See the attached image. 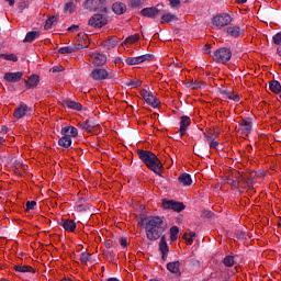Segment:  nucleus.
<instances>
[{
  "label": "nucleus",
  "mask_w": 281,
  "mask_h": 281,
  "mask_svg": "<svg viewBox=\"0 0 281 281\" xmlns=\"http://www.w3.org/2000/svg\"><path fill=\"white\" fill-rule=\"evenodd\" d=\"M143 223L145 224L147 239L151 243L159 240L166 229H168V223L161 216H148L143 220Z\"/></svg>",
  "instance_id": "1"
},
{
  "label": "nucleus",
  "mask_w": 281,
  "mask_h": 281,
  "mask_svg": "<svg viewBox=\"0 0 281 281\" xmlns=\"http://www.w3.org/2000/svg\"><path fill=\"white\" fill-rule=\"evenodd\" d=\"M136 153L140 161H143L149 170H164V164H161V160H159L155 153L144 149H137Z\"/></svg>",
  "instance_id": "2"
},
{
  "label": "nucleus",
  "mask_w": 281,
  "mask_h": 281,
  "mask_svg": "<svg viewBox=\"0 0 281 281\" xmlns=\"http://www.w3.org/2000/svg\"><path fill=\"white\" fill-rule=\"evenodd\" d=\"M109 19L106 18V7H101V13L93 14L88 25H91V27H94V30H101V27H104V25H108Z\"/></svg>",
  "instance_id": "3"
},
{
  "label": "nucleus",
  "mask_w": 281,
  "mask_h": 281,
  "mask_svg": "<svg viewBox=\"0 0 281 281\" xmlns=\"http://www.w3.org/2000/svg\"><path fill=\"white\" fill-rule=\"evenodd\" d=\"M213 60L218 65H227L232 60V49L228 47H220L213 53Z\"/></svg>",
  "instance_id": "4"
},
{
  "label": "nucleus",
  "mask_w": 281,
  "mask_h": 281,
  "mask_svg": "<svg viewBox=\"0 0 281 281\" xmlns=\"http://www.w3.org/2000/svg\"><path fill=\"white\" fill-rule=\"evenodd\" d=\"M234 179H237V181L239 182V188H243V186H246L248 190H251V188H254V178H251L249 173H240L239 171H237L234 175Z\"/></svg>",
  "instance_id": "5"
},
{
  "label": "nucleus",
  "mask_w": 281,
  "mask_h": 281,
  "mask_svg": "<svg viewBox=\"0 0 281 281\" xmlns=\"http://www.w3.org/2000/svg\"><path fill=\"white\" fill-rule=\"evenodd\" d=\"M232 21L233 19L232 15H229V13H221L213 18L212 23L216 27H225L227 25H231Z\"/></svg>",
  "instance_id": "6"
},
{
  "label": "nucleus",
  "mask_w": 281,
  "mask_h": 281,
  "mask_svg": "<svg viewBox=\"0 0 281 281\" xmlns=\"http://www.w3.org/2000/svg\"><path fill=\"white\" fill-rule=\"evenodd\" d=\"M162 207L164 210H173V212H183V210H186V204L175 200H164Z\"/></svg>",
  "instance_id": "7"
},
{
  "label": "nucleus",
  "mask_w": 281,
  "mask_h": 281,
  "mask_svg": "<svg viewBox=\"0 0 281 281\" xmlns=\"http://www.w3.org/2000/svg\"><path fill=\"white\" fill-rule=\"evenodd\" d=\"M254 128V122L251 117H245L239 123V131L241 135L249 137L251 135V130Z\"/></svg>",
  "instance_id": "8"
},
{
  "label": "nucleus",
  "mask_w": 281,
  "mask_h": 281,
  "mask_svg": "<svg viewBox=\"0 0 281 281\" xmlns=\"http://www.w3.org/2000/svg\"><path fill=\"white\" fill-rule=\"evenodd\" d=\"M90 77L92 78V80H95L98 82H102V80L109 79V71L106 69H103V68H94L91 71Z\"/></svg>",
  "instance_id": "9"
},
{
  "label": "nucleus",
  "mask_w": 281,
  "mask_h": 281,
  "mask_svg": "<svg viewBox=\"0 0 281 281\" xmlns=\"http://www.w3.org/2000/svg\"><path fill=\"white\" fill-rule=\"evenodd\" d=\"M225 32L231 38H240V36H245V30L240 29L238 25L228 26L225 29Z\"/></svg>",
  "instance_id": "10"
},
{
  "label": "nucleus",
  "mask_w": 281,
  "mask_h": 281,
  "mask_svg": "<svg viewBox=\"0 0 281 281\" xmlns=\"http://www.w3.org/2000/svg\"><path fill=\"white\" fill-rule=\"evenodd\" d=\"M159 9L157 7H149V8H144L140 11L142 16H145L146 19H157L159 16Z\"/></svg>",
  "instance_id": "11"
},
{
  "label": "nucleus",
  "mask_w": 281,
  "mask_h": 281,
  "mask_svg": "<svg viewBox=\"0 0 281 281\" xmlns=\"http://www.w3.org/2000/svg\"><path fill=\"white\" fill-rule=\"evenodd\" d=\"M27 111H32V108L27 106V104L25 103H20V105L15 109L13 115L14 117H16V120H21L22 117H25Z\"/></svg>",
  "instance_id": "12"
},
{
  "label": "nucleus",
  "mask_w": 281,
  "mask_h": 281,
  "mask_svg": "<svg viewBox=\"0 0 281 281\" xmlns=\"http://www.w3.org/2000/svg\"><path fill=\"white\" fill-rule=\"evenodd\" d=\"M192 124V120L188 115L181 116L180 121V128H179V134L181 136L186 135V132L188 131V127Z\"/></svg>",
  "instance_id": "13"
},
{
  "label": "nucleus",
  "mask_w": 281,
  "mask_h": 281,
  "mask_svg": "<svg viewBox=\"0 0 281 281\" xmlns=\"http://www.w3.org/2000/svg\"><path fill=\"white\" fill-rule=\"evenodd\" d=\"M4 80L5 82H19L21 80V78H23V72L22 71H18V72H7L4 74Z\"/></svg>",
  "instance_id": "14"
},
{
  "label": "nucleus",
  "mask_w": 281,
  "mask_h": 281,
  "mask_svg": "<svg viewBox=\"0 0 281 281\" xmlns=\"http://www.w3.org/2000/svg\"><path fill=\"white\" fill-rule=\"evenodd\" d=\"M61 104L65 109H71L72 111H82V104L80 102L64 100Z\"/></svg>",
  "instance_id": "15"
},
{
  "label": "nucleus",
  "mask_w": 281,
  "mask_h": 281,
  "mask_svg": "<svg viewBox=\"0 0 281 281\" xmlns=\"http://www.w3.org/2000/svg\"><path fill=\"white\" fill-rule=\"evenodd\" d=\"M38 82H41V77L38 75H32L25 81L26 89H34V87H38Z\"/></svg>",
  "instance_id": "16"
},
{
  "label": "nucleus",
  "mask_w": 281,
  "mask_h": 281,
  "mask_svg": "<svg viewBox=\"0 0 281 281\" xmlns=\"http://www.w3.org/2000/svg\"><path fill=\"white\" fill-rule=\"evenodd\" d=\"M95 126H98V124L95 123V121H93V120H86V121L80 125V128H82V131H87V133H92V131L95 130Z\"/></svg>",
  "instance_id": "17"
},
{
  "label": "nucleus",
  "mask_w": 281,
  "mask_h": 281,
  "mask_svg": "<svg viewBox=\"0 0 281 281\" xmlns=\"http://www.w3.org/2000/svg\"><path fill=\"white\" fill-rule=\"evenodd\" d=\"M104 49H113V47L117 46V37L111 36L102 42Z\"/></svg>",
  "instance_id": "18"
},
{
  "label": "nucleus",
  "mask_w": 281,
  "mask_h": 281,
  "mask_svg": "<svg viewBox=\"0 0 281 281\" xmlns=\"http://www.w3.org/2000/svg\"><path fill=\"white\" fill-rule=\"evenodd\" d=\"M181 262L180 261H171L167 263V269L170 271V273H179L181 276Z\"/></svg>",
  "instance_id": "19"
},
{
  "label": "nucleus",
  "mask_w": 281,
  "mask_h": 281,
  "mask_svg": "<svg viewBox=\"0 0 281 281\" xmlns=\"http://www.w3.org/2000/svg\"><path fill=\"white\" fill-rule=\"evenodd\" d=\"M71 144H72V140L70 136H61L58 139V146L64 148V150H67V148H71Z\"/></svg>",
  "instance_id": "20"
},
{
  "label": "nucleus",
  "mask_w": 281,
  "mask_h": 281,
  "mask_svg": "<svg viewBox=\"0 0 281 281\" xmlns=\"http://www.w3.org/2000/svg\"><path fill=\"white\" fill-rule=\"evenodd\" d=\"M105 2L106 0H86V5L88 10H93V8L94 10H98V8Z\"/></svg>",
  "instance_id": "21"
},
{
  "label": "nucleus",
  "mask_w": 281,
  "mask_h": 281,
  "mask_svg": "<svg viewBox=\"0 0 281 281\" xmlns=\"http://www.w3.org/2000/svg\"><path fill=\"white\" fill-rule=\"evenodd\" d=\"M13 269L14 271H18V273H36V270H34V268L31 266L15 265Z\"/></svg>",
  "instance_id": "22"
},
{
  "label": "nucleus",
  "mask_w": 281,
  "mask_h": 281,
  "mask_svg": "<svg viewBox=\"0 0 281 281\" xmlns=\"http://www.w3.org/2000/svg\"><path fill=\"white\" fill-rule=\"evenodd\" d=\"M114 14H124L126 12V4L124 2H115L112 5Z\"/></svg>",
  "instance_id": "23"
},
{
  "label": "nucleus",
  "mask_w": 281,
  "mask_h": 281,
  "mask_svg": "<svg viewBox=\"0 0 281 281\" xmlns=\"http://www.w3.org/2000/svg\"><path fill=\"white\" fill-rule=\"evenodd\" d=\"M93 65L95 67H102V65H106V55L98 53L94 56Z\"/></svg>",
  "instance_id": "24"
},
{
  "label": "nucleus",
  "mask_w": 281,
  "mask_h": 281,
  "mask_svg": "<svg viewBox=\"0 0 281 281\" xmlns=\"http://www.w3.org/2000/svg\"><path fill=\"white\" fill-rule=\"evenodd\" d=\"M38 36H41V33L38 31L27 32L23 43H34V41H36Z\"/></svg>",
  "instance_id": "25"
},
{
  "label": "nucleus",
  "mask_w": 281,
  "mask_h": 281,
  "mask_svg": "<svg viewBox=\"0 0 281 281\" xmlns=\"http://www.w3.org/2000/svg\"><path fill=\"white\" fill-rule=\"evenodd\" d=\"M61 227H64L66 232H76L77 225L74 220H65L61 224Z\"/></svg>",
  "instance_id": "26"
},
{
  "label": "nucleus",
  "mask_w": 281,
  "mask_h": 281,
  "mask_svg": "<svg viewBox=\"0 0 281 281\" xmlns=\"http://www.w3.org/2000/svg\"><path fill=\"white\" fill-rule=\"evenodd\" d=\"M159 251L160 254H168L170 251V247L168 246V241L166 240V235L160 237Z\"/></svg>",
  "instance_id": "27"
},
{
  "label": "nucleus",
  "mask_w": 281,
  "mask_h": 281,
  "mask_svg": "<svg viewBox=\"0 0 281 281\" xmlns=\"http://www.w3.org/2000/svg\"><path fill=\"white\" fill-rule=\"evenodd\" d=\"M178 181L182 186H192V177L189 173L180 175Z\"/></svg>",
  "instance_id": "28"
},
{
  "label": "nucleus",
  "mask_w": 281,
  "mask_h": 281,
  "mask_svg": "<svg viewBox=\"0 0 281 281\" xmlns=\"http://www.w3.org/2000/svg\"><path fill=\"white\" fill-rule=\"evenodd\" d=\"M140 95L143 100H145L146 104H150L153 102V99L155 98V94L146 89L140 90Z\"/></svg>",
  "instance_id": "29"
},
{
  "label": "nucleus",
  "mask_w": 281,
  "mask_h": 281,
  "mask_svg": "<svg viewBox=\"0 0 281 281\" xmlns=\"http://www.w3.org/2000/svg\"><path fill=\"white\" fill-rule=\"evenodd\" d=\"M56 23H58V15H52L46 20L44 30H52V26L56 25Z\"/></svg>",
  "instance_id": "30"
},
{
  "label": "nucleus",
  "mask_w": 281,
  "mask_h": 281,
  "mask_svg": "<svg viewBox=\"0 0 281 281\" xmlns=\"http://www.w3.org/2000/svg\"><path fill=\"white\" fill-rule=\"evenodd\" d=\"M269 89L272 91V93H280L281 91V85L278 80H272L269 82Z\"/></svg>",
  "instance_id": "31"
},
{
  "label": "nucleus",
  "mask_w": 281,
  "mask_h": 281,
  "mask_svg": "<svg viewBox=\"0 0 281 281\" xmlns=\"http://www.w3.org/2000/svg\"><path fill=\"white\" fill-rule=\"evenodd\" d=\"M179 19L177 18V15L172 14V13H167L161 15V23H172V21H178Z\"/></svg>",
  "instance_id": "32"
},
{
  "label": "nucleus",
  "mask_w": 281,
  "mask_h": 281,
  "mask_svg": "<svg viewBox=\"0 0 281 281\" xmlns=\"http://www.w3.org/2000/svg\"><path fill=\"white\" fill-rule=\"evenodd\" d=\"M139 41V34L130 35L126 37V40L122 43V45H133L134 43H137Z\"/></svg>",
  "instance_id": "33"
},
{
  "label": "nucleus",
  "mask_w": 281,
  "mask_h": 281,
  "mask_svg": "<svg viewBox=\"0 0 281 281\" xmlns=\"http://www.w3.org/2000/svg\"><path fill=\"white\" fill-rule=\"evenodd\" d=\"M179 238V226H172L170 228V240L175 243Z\"/></svg>",
  "instance_id": "34"
},
{
  "label": "nucleus",
  "mask_w": 281,
  "mask_h": 281,
  "mask_svg": "<svg viewBox=\"0 0 281 281\" xmlns=\"http://www.w3.org/2000/svg\"><path fill=\"white\" fill-rule=\"evenodd\" d=\"M126 65H142V59L137 57H128L125 59Z\"/></svg>",
  "instance_id": "35"
},
{
  "label": "nucleus",
  "mask_w": 281,
  "mask_h": 281,
  "mask_svg": "<svg viewBox=\"0 0 281 281\" xmlns=\"http://www.w3.org/2000/svg\"><path fill=\"white\" fill-rule=\"evenodd\" d=\"M188 236H190V237H188ZM194 236H196V233L190 232L189 235H188V233H184L182 238L184 240H187V245H192V243H194V239H193Z\"/></svg>",
  "instance_id": "36"
},
{
  "label": "nucleus",
  "mask_w": 281,
  "mask_h": 281,
  "mask_svg": "<svg viewBox=\"0 0 281 281\" xmlns=\"http://www.w3.org/2000/svg\"><path fill=\"white\" fill-rule=\"evenodd\" d=\"M130 8H142L144 0H127Z\"/></svg>",
  "instance_id": "37"
},
{
  "label": "nucleus",
  "mask_w": 281,
  "mask_h": 281,
  "mask_svg": "<svg viewBox=\"0 0 281 281\" xmlns=\"http://www.w3.org/2000/svg\"><path fill=\"white\" fill-rule=\"evenodd\" d=\"M0 58H4V60H11L12 63H16V60H19L14 54H0Z\"/></svg>",
  "instance_id": "38"
},
{
  "label": "nucleus",
  "mask_w": 281,
  "mask_h": 281,
  "mask_svg": "<svg viewBox=\"0 0 281 281\" xmlns=\"http://www.w3.org/2000/svg\"><path fill=\"white\" fill-rule=\"evenodd\" d=\"M235 238H237V240H247V232L240 229L236 231Z\"/></svg>",
  "instance_id": "39"
},
{
  "label": "nucleus",
  "mask_w": 281,
  "mask_h": 281,
  "mask_svg": "<svg viewBox=\"0 0 281 281\" xmlns=\"http://www.w3.org/2000/svg\"><path fill=\"white\" fill-rule=\"evenodd\" d=\"M80 261L83 263V265H87V262H91V254L89 252H81L80 255Z\"/></svg>",
  "instance_id": "40"
},
{
  "label": "nucleus",
  "mask_w": 281,
  "mask_h": 281,
  "mask_svg": "<svg viewBox=\"0 0 281 281\" xmlns=\"http://www.w3.org/2000/svg\"><path fill=\"white\" fill-rule=\"evenodd\" d=\"M127 87H131L132 89H137V87H142V80L139 79L128 80Z\"/></svg>",
  "instance_id": "41"
},
{
  "label": "nucleus",
  "mask_w": 281,
  "mask_h": 281,
  "mask_svg": "<svg viewBox=\"0 0 281 281\" xmlns=\"http://www.w3.org/2000/svg\"><path fill=\"white\" fill-rule=\"evenodd\" d=\"M234 256L232 255H227L224 259H223V265H225L226 267H232L234 265Z\"/></svg>",
  "instance_id": "42"
},
{
  "label": "nucleus",
  "mask_w": 281,
  "mask_h": 281,
  "mask_svg": "<svg viewBox=\"0 0 281 281\" xmlns=\"http://www.w3.org/2000/svg\"><path fill=\"white\" fill-rule=\"evenodd\" d=\"M203 87H205V83L199 81H191L189 85L190 89H203Z\"/></svg>",
  "instance_id": "43"
},
{
  "label": "nucleus",
  "mask_w": 281,
  "mask_h": 281,
  "mask_svg": "<svg viewBox=\"0 0 281 281\" xmlns=\"http://www.w3.org/2000/svg\"><path fill=\"white\" fill-rule=\"evenodd\" d=\"M58 54H74L72 46H65L58 49Z\"/></svg>",
  "instance_id": "44"
},
{
  "label": "nucleus",
  "mask_w": 281,
  "mask_h": 281,
  "mask_svg": "<svg viewBox=\"0 0 281 281\" xmlns=\"http://www.w3.org/2000/svg\"><path fill=\"white\" fill-rule=\"evenodd\" d=\"M214 213L210 210H203L201 213V218H213Z\"/></svg>",
  "instance_id": "45"
},
{
  "label": "nucleus",
  "mask_w": 281,
  "mask_h": 281,
  "mask_svg": "<svg viewBox=\"0 0 281 281\" xmlns=\"http://www.w3.org/2000/svg\"><path fill=\"white\" fill-rule=\"evenodd\" d=\"M228 183H229V186H232V188H233L234 190H238V188H240V184H239L237 178L228 179Z\"/></svg>",
  "instance_id": "46"
},
{
  "label": "nucleus",
  "mask_w": 281,
  "mask_h": 281,
  "mask_svg": "<svg viewBox=\"0 0 281 281\" xmlns=\"http://www.w3.org/2000/svg\"><path fill=\"white\" fill-rule=\"evenodd\" d=\"M218 91L221 95H223L224 98H227L228 100L232 98V93H233L232 91L223 88H220Z\"/></svg>",
  "instance_id": "47"
},
{
  "label": "nucleus",
  "mask_w": 281,
  "mask_h": 281,
  "mask_svg": "<svg viewBox=\"0 0 281 281\" xmlns=\"http://www.w3.org/2000/svg\"><path fill=\"white\" fill-rule=\"evenodd\" d=\"M140 63H147L148 60H153V58H155V55L153 54H145V55H140Z\"/></svg>",
  "instance_id": "48"
},
{
  "label": "nucleus",
  "mask_w": 281,
  "mask_h": 281,
  "mask_svg": "<svg viewBox=\"0 0 281 281\" xmlns=\"http://www.w3.org/2000/svg\"><path fill=\"white\" fill-rule=\"evenodd\" d=\"M87 47H89V45H85V44H75V45H72V49H74V52H78V50H80V49H87Z\"/></svg>",
  "instance_id": "49"
},
{
  "label": "nucleus",
  "mask_w": 281,
  "mask_h": 281,
  "mask_svg": "<svg viewBox=\"0 0 281 281\" xmlns=\"http://www.w3.org/2000/svg\"><path fill=\"white\" fill-rule=\"evenodd\" d=\"M161 104V101H159V99H157V97H154L149 106H153V109H157V106H159Z\"/></svg>",
  "instance_id": "50"
},
{
  "label": "nucleus",
  "mask_w": 281,
  "mask_h": 281,
  "mask_svg": "<svg viewBox=\"0 0 281 281\" xmlns=\"http://www.w3.org/2000/svg\"><path fill=\"white\" fill-rule=\"evenodd\" d=\"M68 135L70 136V139L71 137H78V128H76L75 126H70Z\"/></svg>",
  "instance_id": "51"
},
{
  "label": "nucleus",
  "mask_w": 281,
  "mask_h": 281,
  "mask_svg": "<svg viewBox=\"0 0 281 281\" xmlns=\"http://www.w3.org/2000/svg\"><path fill=\"white\" fill-rule=\"evenodd\" d=\"M190 265L194 269H201V261H199L198 259H191Z\"/></svg>",
  "instance_id": "52"
},
{
  "label": "nucleus",
  "mask_w": 281,
  "mask_h": 281,
  "mask_svg": "<svg viewBox=\"0 0 281 281\" xmlns=\"http://www.w3.org/2000/svg\"><path fill=\"white\" fill-rule=\"evenodd\" d=\"M105 247H106V249H112V247H117V243H115L111 239H108V240H105Z\"/></svg>",
  "instance_id": "53"
},
{
  "label": "nucleus",
  "mask_w": 281,
  "mask_h": 281,
  "mask_svg": "<svg viewBox=\"0 0 281 281\" xmlns=\"http://www.w3.org/2000/svg\"><path fill=\"white\" fill-rule=\"evenodd\" d=\"M71 130V126H66L61 128L60 134L63 135V137H70L69 136V131Z\"/></svg>",
  "instance_id": "54"
},
{
  "label": "nucleus",
  "mask_w": 281,
  "mask_h": 281,
  "mask_svg": "<svg viewBox=\"0 0 281 281\" xmlns=\"http://www.w3.org/2000/svg\"><path fill=\"white\" fill-rule=\"evenodd\" d=\"M35 205H36V201H27L26 202V212H30V210H34Z\"/></svg>",
  "instance_id": "55"
},
{
  "label": "nucleus",
  "mask_w": 281,
  "mask_h": 281,
  "mask_svg": "<svg viewBox=\"0 0 281 281\" xmlns=\"http://www.w3.org/2000/svg\"><path fill=\"white\" fill-rule=\"evenodd\" d=\"M105 256L109 260H111L113 262V260H115V252L108 250L105 251Z\"/></svg>",
  "instance_id": "56"
},
{
  "label": "nucleus",
  "mask_w": 281,
  "mask_h": 281,
  "mask_svg": "<svg viewBox=\"0 0 281 281\" xmlns=\"http://www.w3.org/2000/svg\"><path fill=\"white\" fill-rule=\"evenodd\" d=\"M120 245H121V247H123L124 249H126V247H128V240L126 239V237H121V238H120Z\"/></svg>",
  "instance_id": "57"
},
{
  "label": "nucleus",
  "mask_w": 281,
  "mask_h": 281,
  "mask_svg": "<svg viewBox=\"0 0 281 281\" xmlns=\"http://www.w3.org/2000/svg\"><path fill=\"white\" fill-rule=\"evenodd\" d=\"M229 100H233V102H240V95L232 92Z\"/></svg>",
  "instance_id": "58"
},
{
  "label": "nucleus",
  "mask_w": 281,
  "mask_h": 281,
  "mask_svg": "<svg viewBox=\"0 0 281 281\" xmlns=\"http://www.w3.org/2000/svg\"><path fill=\"white\" fill-rule=\"evenodd\" d=\"M65 68L63 66H54L52 68L53 74H59V71H63Z\"/></svg>",
  "instance_id": "59"
},
{
  "label": "nucleus",
  "mask_w": 281,
  "mask_h": 281,
  "mask_svg": "<svg viewBox=\"0 0 281 281\" xmlns=\"http://www.w3.org/2000/svg\"><path fill=\"white\" fill-rule=\"evenodd\" d=\"M74 8V2H68L66 3L65 8H64V12H68V10H70Z\"/></svg>",
  "instance_id": "60"
},
{
  "label": "nucleus",
  "mask_w": 281,
  "mask_h": 281,
  "mask_svg": "<svg viewBox=\"0 0 281 281\" xmlns=\"http://www.w3.org/2000/svg\"><path fill=\"white\" fill-rule=\"evenodd\" d=\"M218 147V142L217 140H211L210 143V148H217Z\"/></svg>",
  "instance_id": "61"
},
{
  "label": "nucleus",
  "mask_w": 281,
  "mask_h": 281,
  "mask_svg": "<svg viewBox=\"0 0 281 281\" xmlns=\"http://www.w3.org/2000/svg\"><path fill=\"white\" fill-rule=\"evenodd\" d=\"M171 5L176 8V5H179L181 3V0H169Z\"/></svg>",
  "instance_id": "62"
},
{
  "label": "nucleus",
  "mask_w": 281,
  "mask_h": 281,
  "mask_svg": "<svg viewBox=\"0 0 281 281\" xmlns=\"http://www.w3.org/2000/svg\"><path fill=\"white\" fill-rule=\"evenodd\" d=\"M78 25L77 24H72L71 26L68 27V32H76V30H78Z\"/></svg>",
  "instance_id": "63"
},
{
  "label": "nucleus",
  "mask_w": 281,
  "mask_h": 281,
  "mask_svg": "<svg viewBox=\"0 0 281 281\" xmlns=\"http://www.w3.org/2000/svg\"><path fill=\"white\" fill-rule=\"evenodd\" d=\"M161 258L164 262H166V260H168V252H161Z\"/></svg>",
  "instance_id": "64"
}]
</instances>
